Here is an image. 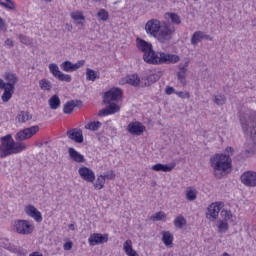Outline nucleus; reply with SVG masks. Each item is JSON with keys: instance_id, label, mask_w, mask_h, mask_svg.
I'll use <instances>...</instances> for the list:
<instances>
[{"instance_id": "nucleus-42", "label": "nucleus", "mask_w": 256, "mask_h": 256, "mask_svg": "<svg viewBox=\"0 0 256 256\" xmlns=\"http://www.w3.org/2000/svg\"><path fill=\"white\" fill-rule=\"evenodd\" d=\"M101 127V122L96 121V122H90L85 125V129H89L90 131H99Z\"/></svg>"}, {"instance_id": "nucleus-37", "label": "nucleus", "mask_w": 256, "mask_h": 256, "mask_svg": "<svg viewBox=\"0 0 256 256\" xmlns=\"http://www.w3.org/2000/svg\"><path fill=\"white\" fill-rule=\"evenodd\" d=\"M86 79L87 81H95L96 79H99V75L95 72V70L91 68L86 69Z\"/></svg>"}, {"instance_id": "nucleus-58", "label": "nucleus", "mask_w": 256, "mask_h": 256, "mask_svg": "<svg viewBox=\"0 0 256 256\" xmlns=\"http://www.w3.org/2000/svg\"><path fill=\"white\" fill-rule=\"evenodd\" d=\"M77 25H85L83 22H77Z\"/></svg>"}, {"instance_id": "nucleus-17", "label": "nucleus", "mask_w": 256, "mask_h": 256, "mask_svg": "<svg viewBox=\"0 0 256 256\" xmlns=\"http://www.w3.org/2000/svg\"><path fill=\"white\" fill-rule=\"evenodd\" d=\"M68 139L74 141L75 143H83V130L79 128H73L66 133Z\"/></svg>"}, {"instance_id": "nucleus-50", "label": "nucleus", "mask_w": 256, "mask_h": 256, "mask_svg": "<svg viewBox=\"0 0 256 256\" xmlns=\"http://www.w3.org/2000/svg\"><path fill=\"white\" fill-rule=\"evenodd\" d=\"M71 249H73V242L64 243V251H71Z\"/></svg>"}, {"instance_id": "nucleus-48", "label": "nucleus", "mask_w": 256, "mask_h": 256, "mask_svg": "<svg viewBox=\"0 0 256 256\" xmlns=\"http://www.w3.org/2000/svg\"><path fill=\"white\" fill-rule=\"evenodd\" d=\"M102 177L104 178V180L106 181V179H115V172H113V170H110L104 174H102Z\"/></svg>"}, {"instance_id": "nucleus-12", "label": "nucleus", "mask_w": 256, "mask_h": 256, "mask_svg": "<svg viewBox=\"0 0 256 256\" xmlns=\"http://www.w3.org/2000/svg\"><path fill=\"white\" fill-rule=\"evenodd\" d=\"M240 180L246 187H256V172L247 171L240 176Z\"/></svg>"}, {"instance_id": "nucleus-54", "label": "nucleus", "mask_w": 256, "mask_h": 256, "mask_svg": "<svg viewBox=\"0 0 256 256\" xmlns=\"http://www.w3.org/2000/svg\"><path fill=\"white\" fill-rule=\"evenodd\" d=\"M5 45H8V47H13V40H11V39H7L6 41H5Z\"/></svg>"}, {"instance_id": "nucleus-21", "label": "nucleus", "mask_w": 256, "mask_h": 256, "mask_svg": "<svg viewBox=\"0 0 256 256\" xmlns=\"http://www.w3.org/2000/svg\"><path fill=\"white\" fill-rule=\"evenodd\" d=\"M159 79H161V74H158V73L150 74L141 79V85L142 87H151V85H153V83H157Z\"/></svg>"}, {"instance_id": "nucleus-60", "label": "nucleus", "mask_w": 256, "mask_h": 256, "mask_svg": "<svg viewBox=\"0 0 256 256\" xmlns=\"http://www.w3.org/2000/svg\"><path fill=\"white\" fill-rule=\"evenodd\" d=\"M44 1H46L47 3H51V1H53V0H44Z\"/></svg>"}, {"instance_id": "nucleus-51", "label": "nucleus", "mask_w": 256, "mask_h": 256, "mask_svg": "<svg viewBox=\"0 0 256 256\" xmlns=\"http://www.w3.org/2000/svg\"><path fill=\"white\" fill-rule=\"evenodd\" d=\"M165 93H166V95H173V93H176L175 88H173L171 86H167L165 89Z\"/></svg>"}, {"instance_id": "nucleus-40", "label": "nucleus", "mask_w": 256, "mask_h": 256, "mask_svg": "<svg viewBox=\"0 0 256 256\" xmlns=\"http://www.w3.org/2000/svg\"><path fill=\"white\" fill-rule=\"evenodd\" d=\"M0 5L2 7H5V9H9L10 11H13V9H15V2L11 0H0Z\"/></svg>"}, {"instance_id": "nucleus-28", "label": "nucleus", "mask_w": 256, "mask_h": 256, "mask_svg": "<svg viewBox=\"0 0 256 256\" xmlns=\"http://www.w3.org/2000/svg\"><path fill=\"white\" fill-rule=\"evenodd\" d=\"M153 171H163L164 173H169L175 169V164L167 165V164H155L152 166Z\"/></svg>"}, {"instance_id": "nucleus-30", "label": "nucleus", "mask_w": 256, "mask_h": 256, "mask_svg": "<svg viewBox=\"0 0 256 256\" xmlns=\"http://www.w3.org/2000/svg\"><path fill=\"white\" fill-rule=\"evenodd\" d=\"M4 93L1 96L3 103H9L11 101V97H13V93H15V88H9L7 86L3 87Z\"/></svg>"}, {"instance_id": "nucleus-38", "label": "nucleus", "mask_w": 256, "mask_h": 256, "mask_svg": "<svg viewBox=\"0 0 256 256\" xmlns=\"http://www.w3.org/2000/svg\"><path fill=\"white\" fill-rule=\"evenodd\" d=\"M150 219L151 221H165V219H167V214H165L163 211H160L152 215Z\"/></svg>"}, {"instance_id": "nucleus-61", "label": "nucleus", "mask_w": 256, "mask_h": 256, "mask_svg": "<svg viewBox=\"0 0 256 256\" xmlns=\"http://www.w3.org/2000/svg\"><path fill=\"white\" fill-rule=\"evenodd\" d=\"M70 228H73V224L70 225Z\"/></svg>"}, {"instance_id": "nucleus-13", "label": "nucleus", "mask_w": 256, "mask_h": 256, "mask_svg": "<svg viewBox=\"0 0 256 256\" xmlns=\"http://www.w3.org/2000/svg\"><path fill=\"white\" fill-rule=\"evenodd\" d=\"M191 45L197 46L202 41H213V37L205 34L203 31H196L191 36Z\"/></svg>"}, {"instance_id": "nucleus-20", "label": "nucleus", "mask_w": 256, "mask_h": 256, "mask_svg": "<svg viewBox=\"0 0 256 256\" xmlns=\"http://www.w3.org/2000/svg\"><path fill=\"white\" fill-rule=\"evenodd\" d=\"M136 47L138 51H141V53H144V55H146V53L153 49V44H151V42L145 41L144 39L137 38Z\"/></svg>"}, {"instance_id": "nucleus-14", "label": "nucleus", "mask_w": 256, "mask_h": 256, "mask_svg": "<svg viewBox=\"0 0 256 256\" xmlns=\"http://www.w3.org/2000/svg\"><path fill=\"white\" fill-rule=\"evenodd\" d=\"M85 65V60H80L73 64L71 61L62 62L60 67L66 73H73V71H77V69H81Z\"/></svg>"}, {"instance_id": "nucleus-57", "label": "nucleus", "mask_w": 256, "mask_h": 256, "mask_svg": "<svg viewBox=\"0 0 256 256\" xmlns=\"http://www.w3.org/2000/svg\"><path fill=\"white\" fill-rule=\"evenodd\" d=\"M5 87V81L0 78V89H3Z\"/></svg>"}, {"instance_id": "nucleus-23", "label": "nucleus", "mask_w": 256, "mask_h": 256, "mask_svg": "<svg viewBox=\"0 0 256 256\" xmlns=\"http://www.w3.org/2000/svg\"><path fill=\"white\" fill-rule=\"evenodd\" d=\"M187 67H189V62H186L184 66H180L177 72V79L183 87L187 85Z\"/></svg>"}, {"instance_id": "nucleus-36", "label": "nucleus", "mask_w": 256, "mask_h": 256, "mask_svg": "<svg viewBox=\"0 0 256 256\" xmlns=\"http://www.w3.org/2000/svg\"><path fill=\"white\" fill-rule=\"evenodd\" d=\"M186 199L187 201H195L197 199V190L188 187L186 189Z\"/></svg>"}, {"instance_id": "nucleus-62", "label": "nucleus", "mask_w": 256, "mask_h": 256, "mask_svg": "<svg viewBox=\"0 0 256 256\" xmlns=\"http://www.w3.org/2000/svg\"><path fill=\"white\" fill-rule=\"evenodd\" d=\"M70 228H73V224L70 225Z\"/></svg>"}, {"instance_id": "nucleus-6", "label": "nucleus", "mask_w": 256, "mask_h": 256, "mask_svg": "<svg viewBox=\"0 0 256 256\" xmlns=\"http://www.w3.org/2000/svg\"><path fill=\"white\" fill-rule=\"evenodd\" d=\"M123 99V90L121 88H112L103 95V103L109 104L113 101H121Z\"/></svg>"}, {"instance_id": "nucleus-41", "label": "nucleus", "mask_w": 256, "mask_h": 256, "mask_svg": "<svg viewBox=\"0 0 256 256\" xmlns=\"http://www.w3.org/2000/svg\"><path fill=\"white\" fill-rule=\"evenodd\" d=\"M40 89H43L44 91H51L52 85L49 80L42 79L39 81Z\"/></svg>"}, {"instance_id": "nucleus-15", "label": "nucleus", "mask_w": 256, "mask_h": 256, "mask_svg": "<svg viewBox=\"0 0 256 256\" xmlns=\"http://www.w3.org/2000/svg\"><path fill=\"white\" fill-rule=\"evenodd\" d=\"M78 173H79L81 179H83L87 183H94L95 172H93V170H91V168H87L85 166L80 167L78 170Z\"/></svg>"}, {"instance_id": "nucleus-31", "label": "nucleus", "mask_w": 256, "mask_h": 256, "mask_svg": "<svg viewBox=\"0 0 256 256\" xmlns=\"http://www.w3.org/2000/svg\"><path fill=\"white\" fill-rule=\"evenodd\" d=\"M162 242L166 247H169L170 245H173V234L169 231H162Z\"/></svg>"}, {"instance_id": "nucleus-44", "label": "nucleus", "mask_w": 256, "mask_h": 256, "mask_svg": "<svg viewBox=\"0 0 256 256\" xmlns=\"http://www.w3.org/2000/svg\"><path fill=\"white\" fill-rule=\"evenodd\" d=\"M214 103L221 107L227 103V98L225 95H216L214 96Z\"/></svg>"}, {"instance_id": "nucleus-11", "label": "nucleus", "mask_w": 256, "mask_h": 256, "mask_svg": "<svg viewBox=\"0 0 256 256\" xmlns=\"http://www.w3.org/2000/svg\"><path fill=\"white\" fill-rule=\"evenodd\" d=\"M127 131L130 135H135L136 137L141 136L146 131L145 125L139 121L130 122L127 126Z\"/></svg>"}, {"instance_id": "nucleus-55", "label": "nucleus", "mask_w": 256, "mask_h": 256, "mask_svg": "<svg viewBox=\"0 0 256 256\" xmlns=\"http://www.w3.org/2000/svg\"><path fill=\"white\" fill-rule=\"evenodd\" d=\"M225 217L226 219H231V217H233V215L231 214V211H225Z\"/></svg>"}, {"instance_id": "nucleus-33", "label": "nucleus", "mask_w": 256, "mask_h": 256, "mask_svg": "<svg viewBox=\"0 0 256 256\" xmlns=\"http://www.w3.org/2000/svg\"><path fill=\"white\" fill-rule=\"evenodd\" d=\"M17 119L19 123H27V121H31L33 119V116L28 111H21L17 115Z\"/></svg>"}, {"instance_id": "nucleus-8", "label": "nucleus", "mask_w": 256, "mask_h": 256, "mask_svg": "<svg viewBox=\"0 0 256 256\" xmlns=\"http://www.w3.org/2000/svg\"><path fill=\"white\" fill-rule=\"evenodd\" d=\"M39 131V126H31L30 128H25L20 130L16 136V141H26V139H31L33 135H35Z\"/></svg>"}, {"instance_id": "nucleus-59", "label": "nucleus", "mask_w": 256, "mask_h": 256, "mask_svg": "<svg viewBox=\"0 0 256 256\" xmlns=\"http://www.w3.org/2000/svg\"><path fill=\"white\" fill-rule=\"evenodd\" d=\"M146 1H148V3H153V1H155V0H146Z\"/></svg>"}, {"instance_id": "nucleus-24", "label": "nucleus", "mask_w": 256, "mask_h": 256, "mask_svg": "<svg viewBox=\"0 0 256 256\" xmlns=\"http://www.w3.org/2000/svg\"><path fill=\"white\" fill-rule=\"evenodd\" d=\"M219 211H221V207L219 206V204L212 203L208 207L207 218L208 219H216L217 217H219Z\"/></svg>"}, {"instance_id": "nucleus-9", "label": "nucleus", "mask_w": 256, "mask_h": 256, "mask_svg": "<svg viewBox=\"0 0 256 256\" xmlns=\"http://www.w3.org/2000/svg\"><path fill=\"white\" fill-rule=\"evenodd\" d=\"M49 69H50V73L53 75V77L58 79V81H65L66 83H71V75L64 74L63 72H61L57 64L55 63L49 64Z\"/></svg>"}, {"instance_id": "nucleus-10", "label": "nucleus", "mask_w": 256, "mask_h": 256, "mask_svg": "<svg viewBox=\"0 0 256 256\" xmlns=\"http://www.w3.org/2000/svg\"><path fill=\"white\" fill-rule=\"evenodd\" d=\"M109 241V234L93 233L88 238V243L90 247H95V245H103Z\"/></svg>"}, {"instance_id": "nucleus-43", "label": "nucleus", "mask_w": 256, "mask_h": 256, "mask_svg": "<svg viewBox=\"0 0 256 256\" xmlns=\"http://www.w3.org/2000/svg\"><path fill=\"white\" fill-rule=\"evenodd\" d=\"M99 21H109V12L105 9H100L97 13Z\"/></svg>"}, {"instance_id": "nucleus-26", "label": "nucleus", "mask_w": 256, "mask_h": 256, "mask_svg": "<svg viewBox=\"0 0 256 256\" xmlns=\"http://www.w3.org/2000/svg\"><path fill=\"white\" fill-rule=\"evenodd\" d=\"M69 157L72 159V161H75V163H85V156L77 152L74 148H69L68 150Z\"/></svg>"}, {"instance_id": "nucleus-39", "label": "nucleus", "mask_w": 256, "mask_h": 256, "mask_svg": "<svg viewBox=\"0 0 256 256\" xmlns=\"http://www.w3.org/2000/svg\"><path fill=\"white\" fill-rule=\"evenodd\" d=\"M103 187H105V178L101 174L97 177L96 182L94 183V188L101 190Z\"/></svg>"}, {"instance_id": "nucleus-56", "label": "nucleus", "mask_w": 256, "mask_h": 256, "mask_svg": "<svg viewBox=\"0 0 256 256\" xmlns=\"http://www.w3.org/2000/svg\"><path fill=\"white\" fill-rule=\"evenodd\" d=\"M29 256H43L41 252H32Z\"/></svg>"}, {"instance_id": "nucleus-16", "label": "nucleus", "mask_w": 256, "mask_h": 256, "mask_svg": "<svg viewBox=\"0 0 256 256\" xmlns=\"http://www.w3.org/2000/svg\"><path fill=\"white\" fill-rule=\"evenodd\" d=\"M121 111V107L114 102H110L108 106L99 111L98 116L103 117L107 115H113L115 113H119Z\"/></svg>"}, {"instance_id": "nucleus-29", "label": "nucleus", "mask_w": 256, "mask_h": 256, "mask_svg": "<svg viewBox=\"0 0 256 256\" xmlns=\"http://www.w3.org/2000/svg\"><path fill=\"white\" fill-rule=\"evenodd\" d=\"M123 249L128 256H139L137 251L133 249V242L131 240H126L123 244Z\"/></svg>"}, {"instance_id": "nucleus-45", "label": "nucleus", "mask_w": 256, "mask_h": 256, "mask_svg": "<svg viewBox=\"0 0 256 256\" xmlns=\"http://www.w3.org/2000/svg\"><path fill=\"white\" fill-rule=\"evenodd\" d=\"M71 19H73V21H85V16L82 12H72Z\"/></svg>"}, {"instance_id": "nucleus-7", "label": "nucleus", "mask_w": 256, "mask_h": 256, "mask_svg": "<svg viewBox=\"0 0 256 256\" xmlns=\"http://www.w3.org/2000/svg\"><path fill=\"white\" fill-rule=\"evenodd\" d=\"M163 52H155L153 48L146 54H143V59L148 65H162Z\"/></svg>"}, {"instance_id": "nucleus-22", "label": "nucleus", "mask_w": 256, "mask_h": 256, "mask_svg": "<svg viewBox=\"0 0 256 256\" xmlns=\"http://www.w3.org/2000/svg\"><path fill=\"white\" fill-rule=\"evenodd\" d=\"M75 107H83V102L81 100H70L64 105L63 111L66 115H71Z\"/></svg>"}, {"instance_id": "nucleus-4", "label": "nucleus", "mask_w": 256, "mask_h": 256, "mask_svg": "<svg viewBox=\"0 0 256 256\" xmlns=\"http://www.w3.org/2000/svg\"><path fill=\"white\" fill-rule=\"evenodd\" d=\"M13 228L18 235H31L35 231V226L29 220H15Z\"/></svg>"}, {"instance_id": "nucleus-19", "label": "nucleus", "mask_w": 256, "mask_h": 256, "mask_svg": "<svg viewBox=\"0 0 256 256\" xmlns=\"http://www.w3.org/2000/svg\"><path fill=\"white\" fill-rule=\"evenodd\" d=\"M25 213L28 217H32V219L36 220L37 223H41V221H43V216L33 205L26 206Z\"/></svg>"}, {"instance_id": "nucleus-52", "label": "nucleus", "mask_w": 256, "mask_h": 256, "mask_svg": "<svg viewBox=\"0 0 256 256\" xmlns=\"http://www.w3.org/2000/svg\"><path fill=\"white\" fill-rule=\"evenodd\" d=\"M5 21H3V18L0 17V31H5Z\"/></svg>"}, {"instance_id": "nucleus-27", "label": "nucleus", "mask_w": 256, "mask_h": 256, "mask_svg": "<svg viewBox=\"0 0 256 256\" xmlns=\"http://www.w3.org/2000/svg\"><path fill=\"white\" fill-rule=\"evenodd\" d=\"M180 59L179 55L162 52V65L163 63H179Z\"/></svg>"}, {"instance_id": "nucleus-5", "label": "nucleus", "mask_w": 256, "mask_h": 256, "mask_svg": "<svg viewBox=\"0 0 256 256\" xmlns=\"http://www.w3.org/2000/svg\"><path fill=\"white\" fill-rule=\"evenodd\" d=\"M243 131H249L253 142L256 144V113L249 116L248 121L245 118H240Z\"/></svg>"}, {"instance_id": "nucleus-49", "label": "nucleus", "mask_w": 256, "mask_h": 256, "mask_svg": "<svg viewBox=\"0 0 256 256\" xmlns=\"http://www.w3.org/2000/svg\"><path fill=\"white\" fill-rule=\"evenodd\" d=\"M176 95L180 97V99H191V94L189 92H176Z\"/></svg>"}, {"instance_id": "nucleus-34", "label": "nucleus", "mask_w": 256, "mask_h": 256, "mask_svg": "<svg viewBox=\"0 0 256 256\" xmlns=\"http://www.w3.org/2000/svg\"><path fill=\"white\" fill-rule=\"evenodd\" d=\"M187 225V219H185V216L179 215L174 219V227L176 229H183Z\"/></svg>"}, {"instance_id": "nucleus-47", "label": "nucleus", "mask_w": 256, "mask_h": 256, "mask_svg": "<svg viewBox=\"0 0 256 256\" xmlns=\"http://www.w3.org/2000/svg\"><path fill=\"white\" fill-rule=\"evenodd\" d=\"M18 39L20 41V43H23V45H31V39H29V37L25 36V35H22L20 34L18 36Z\"/></svg>"}, {"instance_id": "nucleus-3", "label": "nucleus", "mask_w": 256, "mask_h": 256, "mask_svg": "<svg viewBox=\"0 0 256 256\" xmlns=\"http://www.w3.org/2000/svg\"><path fill=\"white\" fill-rule=\"evenodd\" d=\"M25 149H27V145H25V143L23 142H15L11 134L1 137V145H0L1 159H5V157H9V155H15L17 153H21V151H25Z\"/></svg>"}, {"instance_id": "nucleus-32", "label": "nucleus", "mask_w": 256, "mask_h": 256, "mask_svg": "<svg viewBox=\"0 0 256 256\" xmlns=\"http://www.w3.org/2000/svg\"><path fill=\"white\" fill-rule=\"evenodd\" d=\"M49 107L52 110H57L59 107H61V99H59V96L53 95L49 100Z\"/></svg>"}, {"instance_id": "nucleus-2", "label": "nucleus", "mask_w": 256, "mask_h": 256, "mask_svg": "<svg viewBox=\"0 0 256 256\" xmlns=\"http://www.w3.org/2000/svg\"><path fill=\"white\" fill-rule=\"evenodd\" d=\"M210 165L213 169V175L216 179L227 177L233 169V160L227 154H215L210 158Z\"/></svg>"}, {"instance_id": "nucleus-46", "label": "nucleus", "mask_w": 256, "mask_h": 256, "mask_svg": "<svg viewBox=\"0 0 256 256\" xmlns=\"http://www.w3.org/2000/svg\"><path fill=\"white\" fill-rule=\"evenodd\" d=\"M229 229V224L227 223V221H220L218 224V231L219 233H223L225 231H228Z\"/></svg>"}, {"instance_id": "nucleus-18", "label": "nucleus", "mask_w": 256, "mask_h": 256, "mask_svg": "<svg viewBox=\"0 0 256 256\" xmlns=\"http://www.w3.org/2000/svg\"><path fill=\"white\" fill-rule=\"evenodd\" d=\"M5 87L15 89V85L19 83V76L13 72H5L4 74Z\"/></svg>"}, {"instance_id": "nucleus-1", "label": "nucleus", "mask_w": 256, "mask_h": 256, "mask_svg": "<svg viewBox=\"0 0 256 256\" xmlns=\"http://www.w3.org/2000/svg\"><path fill=\"white\" fill-rule=\"evenodd\" d=\"M146 33L157 39L159 43L167 45L175 35V26L169 22H161L158 19H151L145 25Z\"/></svg>"}, {"instance_id": "nucleus-35", "label": "nucleus", "mask_w": 256, "mask_h": 256, "mask_svg": "<svg viewBox=\"0 0 256 256\" xmlns=\"http://www.w3.org/2000/svg\"><path fill=\"white\" fill-rule=\"evenodd\" d=\"M126 83H128V85H132L133 87H138V85L141 83V78H139V75L137 74H132L128 76Z\"/></svg>"}, {"instance_id": "nucleus-53", "label": "nucleus", "mask_w": 256, "mask_h": 256, "mask_svg": "<svg viewBox=\"0 0 256 256\" xmlns=\"http://www.w3.org/2000/svg\"><path fill=\"white\" fill-rule=\"evenodd\" d=\"M226 153H230V154H228V155H233V153H235V149H233V147H231V146H228L227 148H226Z\"/></svg>"}, {"instance_id": "nucleus-25", "label": "nucleus", "mask_w": 256, "mask_h": 256, "mask_svg": "<svg viewBox=\"0 0 256 256\" xmlns=\"http://www.w3.org/2000/svg\"><path fill=\"white\" fill-rule=\"evenodd\" d=\"M164 18L169 21L170 19V25H181V16L175 12H167L164 14Z\"/></svg>"}]
</instances>
